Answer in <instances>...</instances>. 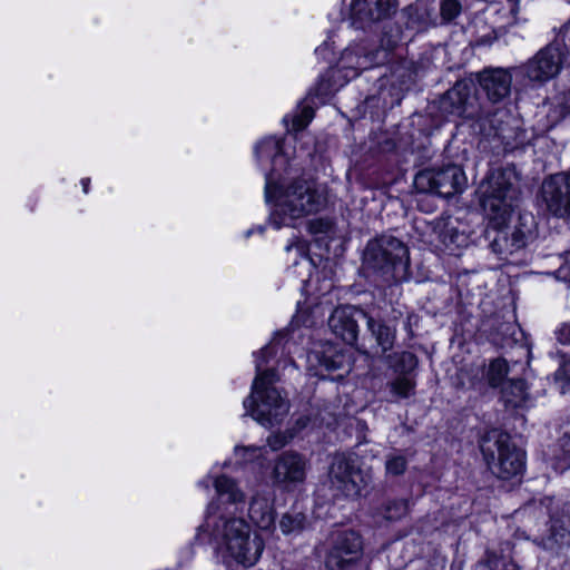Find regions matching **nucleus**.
Returning a JSON list of instances; mask_svg holds the SVG:
<instances>
[{"instance_id":"bb28decb","label":"nucleus","mask_w":570,"mask_h":570,"mask_svg":"<svg viewBox=\"0 0 570 570\" xmlns=\"http://www.w3.org/2000/svg\"><path fill=\"white\" fill-rule=\"evenodd\" d=\"M288 255H293L294 266H299L304 271L312 269V261L307 255L308 246L304 240L296 239L286 246Z\"/></svg>"},{"instance_id":"72a5a7b5","label":"nucleus","mask_w":570,"mask_h":570,"mask_svg":"<svg viewBox=\"0 0 570 570\" xmlns=\"http://www.w3.org/2000/svg\"><path fill=\"white\" fill-rule=\"evenodd\" d=\"M292 439V435H286L283 433L273 434L267 439V443L272 450L276 451L285 446L288 441Z\"/></svg>"},{"instance_id":"9b49d317","label":"nucleus","mask_w":570,"mask_h":570,"mask_svg":"<svg viewBox=\"0 0 570 570\" xmlns=\"http://www.w3.org/2000/svg\"><path fill=\"white\" fill-rule=\"evenodd\" d=\"M547 209L558 217L570 216V171L549 176L541 186Z\"/></svg>"},{"instance_id":"473e14b6","label":"nucleus","mask_w":570,"mask_h":570,"mask_svg":"<svg viewBox=\"0 0 570 570\" xmlns=\"http://www.w3.org/2000/svg\"><path fill=\"white\" fill-rule=\"evenodd\" d=\"M461 12V4L456 0H444L441 4V16L444 20L451 21Z\"/></svg>"},{"instance_id":"58836bf2","label":"nucleus","mask_w":570,"mask_h":570,"mask_svg":"<svg viewBox=\"0 0 570 570\" xmlns=\"http://www.w3.org/2000/svg\"><path fill=\"white\" fill-rule=\"evenodd\" d=\"M89 184H90V179L89 178H83L81 180L82 190H83L85 194H87L89 191Z\"/></svg>"},{"instance_id":"6ab92c4d","label":"nucleus","mask_w":570,"mask_h":570,"mask_svg":"<svg viewBox=\"0 0 570 570\" xmlns=\"http://www.w3.org/2000/svg\"><path fill=\"white\" fill-rule=\"evenodd\" d=\"M469 88L465 83L458 82L445 92L440 101L441 110L451 116H468Z\"/></svg>"},{"instance_id":"e433bc0d","label":"nucleus","mask_w":570,"mask_h":570,"mask_svg":"<svg viewBox=\"0 0 570 570\" xmlns=\"http://www.w3.org/2000/svg\"><path fill=\"white\" fill-rule=\"evenodd\" d=\"M557 277L570 283V252L566 255L564 264L557 271Z\"/></svg>"},{"instance_id":"dca6fc26","label":"nucleus","mask_w":570,"mask_h":570,"mask_svg":"<svg viewBox=\"0 0 570 570\" xmlns=\"http://www.w3.org/2000/svg\"><path fill=\"white\" fill-rule=\"evenodd\" d=\"M248 517L261 530H271L275 524L274 493L256 492L249 502Z\"/></svg>"},{"instance_id":"f257e3e1","label":"nucleus","mask_w":570,"mask_h":570,"mask_svg":"<svg viewBox=\"0 0 570 570\" xmlns=\"http://www.w3.org/2000/svg\"><path fill=\"white\" fill-rule=\"evenodd\" d=\"M519 174L514 166L491 170L479 186L480 204L488 219L485 236L493 253L507 257L524 248L534 234L532 215H520L509 226L515 208Z\"/></svg>"},{"instance_id":"20e7f679","label":"nucleus","mask_w":570,"mask_h":570,"mask_svg":"<svg viewBox=\"0 0 570 570\" xmlns=\"http://www.w3.org/2000/svg\"><path fill=\"white\" fill-rule=\"evenodd\" d=\"M266 202L274 203L269 223L279 229L292 226L296 219L320 212L325 206L326 198L313 183L304 179L287 183L282 176L275 180L272 196Z\"/></svg>"},{"instance_id":"f704fd0d","label":"nucleus","mask_w":570,"mask_h":570,"mask_svg":"<svg viewBox=\"0 0 570 570\" xmlns=\"http://www.w3.org/2000/svg\"><path fill=\"white\" fill-rule=\"evenodd\" d=\"M400 362L402 364V371H411L417 364L415 355L410 352H403L400 356Z\"/></svg>"},{"instance_id":"39448f33","label":"nucleus","mask_w":570,"mask_h":570,"mask_svg":"<svg viewBox=\"0 0 570 570\" xmlns=\"http://www.w3.org/2000/svg\"><path fill=\"white\" fill-rule=\"evenodd\" d=\"M363 264L386 281L400 282L407 277L409 249L400 239L383 235L367 243Z\"/></svg>"},{"instance_id":"79ce46f5","label":"nucleus","mask_w":570,"mask_h":570,"mask_svg":"<svg viewBox=\"0 0 570 570\" xmlns=\"http://www.w3.org/2000/svg\"><path fill=\"white\" fill-rule=\"evenodd\" d=\"M284 122L288 126V116L284 117Z\"/></svg>"},{"instance_id":"4c0bfd02","label":"nucleus","mask_w":570,"mask_h":570,"mask_svg":"<svg viewBox=\"0 0 570 570\" xmlns=\"http://www.w3.org/2000/svg\"><path fill=\"white\" fill-rule=\"evenodd\" d=\"M295 322L296 323L302 322V324L305 325V326H312L314 324L313 321H309L307 318H303L301 311H298V313L295 315Z\"/></svg>"},{"instance_id":"c9c22d12","label":"nucleus","mask_w":570,"mask_h":570,"mask_svg":"<svg viewBox=\"0 0 570 570\" xmlns=\"http://www.w3.org/2000/svg\"><path fill=\"white\" fill-rule=\"evenodd\" d=\"M557 340L561 344L570 345V324L563 323L556 331Z\"/></svg>"},{"instance_id":"b1692460","label":"nucleus","mask_w":570,"mask_h":570,"mask_svg":"<svg viewBox=\"0 0 570 570\" xmlns=\"http://www.w3.org/2000/svg\"><path fill=\"white\" fill-rule=\"evenodd\" d=\"M547 117L551 125L561 121L570 114V89L561 91L549 99Z\"/></svg>"},{"instance_id":"423d86ee","label":"nucleus","mask_w":570,"mask_h":570,"mask_svg":"<svg viewBox=\"0 0 570 570\" xmlns=\"http://www.w3.org/2000/svg\"><path fill=\"white\" fill-rule=\"evenodd\" d=\"M569 56L570 51L566 48L563 38L557 37L514 71L530 82L542 85L558 76L564 65L570 63Z\"/></svg>"},{"instance_id":"c756f323","label":"nucleus","mask_w":570,"mask_h":570,"mask_svg":"<svg viewBox=\"0 0 570 570\" xmlns=\"http://www.w3.org/2000/svg\"><path fill=\"white\" fill-rule=\"evenodd\" d=\"M409 511V503L403 499H395L389 501L383 509V517L389 521H396L406 515Z\"/></svg>"},{"instance_id":"a211bd4d","label":"nucleus","mask_w":570,"mask_h":570,"mask_svg":"<svg viewBox=\"0 0 570 570\" xmlns=\"http://www.w3.org/2000/svg\"><path fill=\"white\" fill-rule=\"evenodd\" d=\"M366 324L376 345L372 351H368L365 345H362L360 350L372 356H379L390 351L394 345L395 330L380 321H375L368 315L366 317Z\"/></svg>"},{"instance_id":"f8f14e48","label":"nucleus","mask_w":570,"mask_h":570,"mask_svg":"<svg viewBox=\"0 0 570 570\" xmlns=\"http://www.w3.org/2000/svg\"><path fill=\"white\" fill-rule=\"evenodd\" d=\"M306 472L307 460L299 453L286 451L275 461L272 478L276 485L291 491L305 482Z\"/></svg>"},{"instance_id":"1a4fd4ad","label":"nucleus","mask_w":570,"mask_h":570,"mask_svg":"<svg viewBox=\"0 0 570 570\" xmlns=\"http://www.w3.org/2000/svg\"><path fill=\"white\" fill-rule=\"evenodd\" d=\"M414 184L420 191L450 197L462 193L466 188L468 179L461 167L449 165L440 169H426L419 173Z\"/></svg>"},{"instance_id":"a19ab883","label":"nucleus","mask_w":570,"mask_h":570,"mask_svg":"<svg viewBox=\"0 0 570 570\" xmlns=\"http://www.w3.org/2000/svg\"><path fill=\"white\" fill-rule=\"evenodd\" d=\"M198 485L204 487L205 489H208V483L205 481H200Z\"/></svg>"},{"instance_id":"393cba45","label":"nucleus","mask_w":570,"mask_h":570,"mask_svg":"<svg viewBox=\"0 0 570 570\" xmlns=\"http://www.w3.org/2000/svg\"><path fill=\"white\" fill-rule=\"evenodd\" d=\"M278 525L284 535H298L305 530L307 519L303 512L291 510L281 517Z\"/></svg>"},{"instance_id":"0eeeda50","label":"nucleus","mask_w":570,"mask_h":570,"mask_svg":"<svg viewBox=\"0 0 570 570\" xmlns=\"http://www.w3.org/2000/svg\"><path fill=\"white\" fill-rule=\"evenodd\" d=\"M371 478L365 474L355 461L345 454H336L327 472V484L334 497L356 499L368 485Z\"/></svg>"},{"instance_id":"c85d7f7f","label":"nucleus","mask_w":570,"mask_h":570,"mask_svg":"<svg viewBox=\"0 0 570 570\" xmlns=\"http://www.w3.org/2000/svg\"><path fill=\"white\" fill-rule=\"evenodd\" d=\"M407 466L406 458L397 452L390 453L385 459V473L387 476L402 475Z\"/></svg>"},{"instance_id":"7ed1b4c3","label":"nucleus","mask_w":570,"mask_h":570,"mask_svg":"<svg viewBox=\"0 0 570 570\" xmlns=\"http://www.w3.org/2000/svg\"><path fill=\"white\" fill-rule=\"evenodd\" d=\"M277 345L278 340L275 337L259 351L255 361L256 377L252 386V393L244 401L246 414L267 428L281 423L289 411L287 400L281 395L277 389L272 386L277 380L276 373L273 370H264L267 358L276 353Z\"/></svg>"},{"instance_id":"2f4dec72","label":"nucleus","mask_w":570,"mask_h":570,"mask_svg":"<svg viewBox=\"0 0 570 570\" xmlns=\"http://www.w3.org/2000/svg\"><path fill=\"white\" fill-rule=\"evenodd\" d=\"M314 117V109L308 104L299 106V110L292 118V130L304 129Z\"/></svg>"},{"instance_id":"9d476101","label":"nucleus","mask_w":570,"mask_h":570,"mask_svg":"<svg viewBox=\"0 0 570 570\" xmlns=\"http://www.w3.org/2000/svg\"><path fill=\"white\" fill-rule=\"evenodd\" d=\"M255 156L262 167L271 165V170L265 174V198L269 199L272 187L283 176L282 171H286L288 159L283 153L281 140L275 137L261 140L255 146Z\"/></svg>"},{"instance_id":"412c9836","label":"nucleus","mask_w":570,"mask_h":570,"mask_svg":"<svg viewBox=\"0 0 570 570\" xmlns=\"http://www.w3.org/2000/svg\"><path fill=\"white\" fill-rule=\"evenodd\" d=\"M307 360L312 366L315 361L318 362L320 366L326 371L350 370V357L342 352H336L332 347L327 348L322 356L320 352L313 351L308 354Z\"/></svg>"},{"instance_id":"aec40b11","label":"nucleus","mask_w":570,"mask_h":570,"mask_svg":"<svg viewBox=\"0 0 570 570\" xmlns=\"http://www.w3.org/2000/svg\"><path fill=\"white\" fill-rule=\"evenodd\" d=\"M377 61L373 55L365 53L361 46L346 48L341 57V67L345 70H351V77L358 76L360 71L366 70L375 66Z\"/></svg>"},{"instance_id":"cd10ccee","label":"nucleus","mask_w":570,"mask_h":570,"mask_svg":"<svg viewBox=\"0 0 570 570\" xmlns=\"http://www.w3.org/2000/svg\"><path fill=\"white\" fill-rule=\"evenodd\" d=\"M415 385L413 379L402 375L390 383V390L394 396L406 399L414 393Z\"/></svg>"},{"instance_id":"ea45409f","label":"nucleus","mask_w":570,"mask_h":570,"mask_svg":"<svg viewBox=\"0 0 570 570\" xmlns=\"http://www.w3.org/2000/svg\"><path fill=\"white\" fill-rule=\"evenodd\" d=\"M371 55H373L375 60L377 61L375 65H379L381 62V59L379 58V56L382 55V51L377 50L375 52H372ZM383 56H386V52H383Z\"/></svg>"},{"instance_id":"2eb2a0df","label":"nucleus","mask_w":570,"mask_h":570,"mask_svg":"<svg viewBox=\"0 0 570 570\" xmlns=\"http://www.w3.org/2000/svg\"><path fill=\"white\" fill-rule=\"evenodd\" d=\"M356 316L366 320L367 314L361 309L350 306H342L334 309L328 318V326L332 332L347 344H354L358 335Z\"/></svg>"},{"instance_id":"5701e85b","label":"nucleus","mask_w":570,"mask_h":570,"mask_svg":"<svg viewBox=\"0 0 570 570\" xmlns=\"http://www.w3.org/2000/svg\"><path fill=\"white\" fill-rule=\"evenodd\" d=\"M501 392L504 403L513 407L521 406L528 399L527 385L522 379H509Z\"/></svg>"},{"instance_id":"f03ea898","label":"nucleus","mask_w":570,"mask_h":570,"mask_svg":"<svg viewBox=\"0 0 570 570\" xmlns=\"http://www.w3.org/2000/svg\"><path fill=\"white\" fill-rule=\"evenodd\" d=\"M197 540L213 546L224 564L229 568L255 566L265 549L261 534L254 532L243 518L220 511L210 502L204 522L198 527Z\"/></svg>"},{"instance_id":"7c9ffc66","label":"nucleus","mask_w":570,"mask_h":570,"mask_svg":"<svg viewBox=\"0 0 570 570\" xmlns=\"http://www.w3.org/2000/svg\"><path fill=\"white\" fill-rule=\"evenodd\" d=\"M265 449L263 446H235L234 454L237 463H248L264 456Z\"/></svg>"},{"instance_id":"4be33fe9","label":"nucleus","mask_w":570,"mask_h":570,"mask_svg":"<svg viewBox=\"0 0 570 570\" xmlns=\"http://www.w3.org/2000/svg\"><path fill=\"white\" fill-rule=\"evenodd\" d=\"M214 488L217 497L229 504L244 503L245 493L237 482L227 475H219L214 479Z\"/></svg>"},{"instance_id":"ddd939ff","label":"nucleus","mask_w":570,"mask_h":570,"mask_svg":"<svg viewBox=\"0 0 570 570\" xmlns=\"http://www.w3.org/2000/svg\"><path fill=\"white\" fill-rule=\"evenodd\" d=\"M350 20L356 28H366L391 17L396 0H348Z\"/></svg>"},{"instance_id":"37998d69","label":"nucleus","mask_w":570,"mask_h":570,"mask_svg":"<svg viewBox=\"0 0 570 570\" xmlns=\"http://www.w3.org/2000/svg\"><path fill=\"white\" fill-rule=\"evenodd\" d=\"M458 237H459V236L456 235V236H455V238H458ZM454 242H456V239H454V237L452 236V237H451V243H454Z\"/></svg>"},{"instance_id":"4468645a","label":"nucleus","mask_w":570,"mask_h":570,"mask_svg":"<svg viewBox=\"0 0 570 570\" xmlns=\"http://www.w3.org/2000/svg\"><path fill=\"white\" fill-rule=\"evenodd\" d=\"M361 551L360 535L353 531L343 532L335 539L326 557L325 566L328 570H344L360 558Z\"/></svg>"},{"instance_id":"a878e982","label":"nucleus","mask_w":570,"mask_h":570,"mask_svg":"<svg viewBox=\"0 0 570 570\" xmlns=\"http://www.w3.org/2000/svg\"><path fill=\"white\" fill-rule=\"evenodd\" d=\"M509 372L510 367L507 364L505 360L495 358L490 362L484 375L490 386L498 387L504 385V379L507 377Z\"/></svg>"},{"instance_id":"f3484780","label":"nucleus","mask_w":570,"mask_h":570,"mask_svg":"<svg viewBox=\"0 0 570 570\" xmlns=\"http://www.w3.org/2000/svg\"><path fill=\"white\" fill-rule=\"evenodd\" d=\"M512 76L505 69H493L481 73L480 85L493 102L508 97L511 90Z\"/></svg>"},{"instance_id":"6e6552de","label":"nucleus","mask_w":570,"mask_h":570,"mask_svg":"<svg viewBox=\"0 0 570 570\" xmlns=\"http://www.w3.org/2000/svg\"><path fill=\"white\" fill-rule=\"evenodd\" d=\"M481 448L491 471L498 478L508 480L523 472L524 453L511 443L509 435L499 433L493 444L485 441Z\"/></svg>"}]
</instances>
